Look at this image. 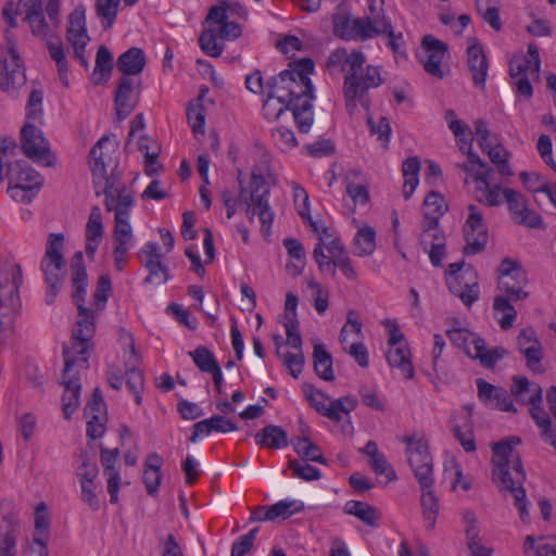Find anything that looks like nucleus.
<instances>
[{
  "mask_svg": "<svg viewBox=\"0 0 556 556\" xmlns=\"http://www.w3.org/2000/svg\"><path fill=\"white\" fill-rule=\"evenodd\" d=\"M366 56L363 52L353 50L349 53L345 49L333 50L328 60L329 70L340 68L344 73L343 94L345 108L353 115L359 104L366 111L370 108L368 90L383 84L381 67L368 64L364 67Z\"/></svg>",
  "mask_w": 556,
  "mask_h": 556,
  "instance_id": "1",
  "label": "nucleus"
},
{
  "mask_svg": "<svg viewBox=\"0 0 556 556\" xmlns=\"http://www.w3.org/2000/svg\"><path fill=\"white\" fill-rule=\"evenodd\" d=\"M240 190L237 202L230 190H223L222 200L227 210V217L230 219L236 214V204L243 206L244 213L250 222L257 216L262 225V231L265 236L270 235V228L274 223L275 213L269 205L270 188L265 177L261 174L252 173L248 187L243 186L239 177Z\"/></svg>",
  "mask_w": 556,
  "mask_h": 556,
  "instance_id": "2",
  "label": "nucleus"
},
{
  "mask_svg": "<svg viewBox=\"0 0 556 556\" xmlns=\"http://www.w3.org/2000/svg\"><path fill=\"white\" fill-rule=\"evenodd\" d=\"M445 211L443 197L435 191H430L424 200V220L419 241L434 267H442L446 255V239L439 226V218Z\"/></svg>",
  "mask_w": 556,
  "mask_h": 556,
  "instance_id": "3",
  "label": "nucleus"
},
{
  "mask_svg": "<svg viewBox=\"0 0 556 556\" xmlns=\"http://www.w3.org/2000/svg\"><path fill=\"white\" fill-rule=\"evenodd\" d=\"M267 93L282 100H294V122L300 132L309 131L314 123L313 101L315 97H305V87L295 81V74L290 70L282 71L266 84Z\"/></svg>",
  "mask_w": 556,
  "mask_h": 556,
  "instance_id": "4",
  "label": "nucleus"
},
{
  "mask_svg": "<svg viewBox=\"0 0 556 556\" xmlns=\"http://www.w3.org/2000/svg\"><path fill=\"white\" fill-rule=\"evenodd\" d=\"M74 257L78 264L73 266L72 298L77 305L78 316L73 329L72 343L74 351L81 353L91 346L90 340L94 334L96 325L92 311L84 306L88 278L86 268L81 265L83 253L80 251L76 252Z\"/></svg>",
  "mask_w": 556,
  "mask_h": 556,
  "instance_id": "5",
  "label": "nucleus"
},
{
  "mask_svg": "<svg viewBox=\"0 0 556 556\" xmlns=\"http://www.w3.org/2000/svg\"><path fill=\"white\" fill-rule=\"evenodd\" d=\"M103 175V165H97L93 170L96 195H104V206L106 211L114 212V219L129 218L136 204L132 189L122 181V174L110 175V178Z\"/></svg>",
  "mask_w": 556,
  "mask_h": 556,
  "instance_id": "6",
  "label": "nucleus"
},
{
  "mask_svg": "<svg viewBox=\"0 0 556 556\" xmlns=\"http://www.w3.org/2000/svg\"><path fill=\"white\" fill-rule=\"evenodd\" d=\"M520 439L513 437L502 440L493 445V480L503 486H522L526 482V472L515 445Z\"/></svg>",
  "mask_w": 556,
  "mask_h": 556,
  "instance_id": "7",
  "label": "nucleus"
},
{
  "mask_svg": "<svg viewBox=\"0 0 556 556\" xmlns=\"http://www.w3.org/2000/svg\"><path fill=\"white\" fill-rule=\"evenodd\" d=\"M88 350L81 353L71 348L64 346V370L62 375V384L64 393L62 395V410L65 419H71L74 412L79 406L81 391L80 370L88 368Z\"/></svg>",
  "mask_w": 556,
  "mask_h": 556,
  "instance_id": "8",
  "label": "nucleus"
},
{
  "mask_svg": "<svg viewBox=\"0 0 556 556\" xmlns=\"http://www.w3.org/2000/svg\"><path fill=\"white\" fill-rule=\"evenodd\" d=\"M63 251L64 236L62 233H50L46 244V252L40 264V269L47 285L46 303L48 305L54 302L65 279L66 269Z\"/></svg>",
  "mask_w": 556,
  "mask_h": 556,
  "instance_id": "9",
  "label": "nucleus"
},
{
  "mask_svg": "<svg viewBox=\"0 0 556 556\" xmlns=\"http://www.w3.org/2000/svg\"><path fill=\"white\" fill-rule=\"evenodd\" d=\"M5 179L9 181L8 194L21 203H30L43 182L41 175L24 160H15L3 167Z\"/></svg>",
  "mask_w": 556,
  "mask_h": 556,
  "instance_id": "10",
  "label": "nucleus"
},
{
  "mask_svg": "<svg viewBox=\"0 0 556 556\" xmlns=\"http://www.w3.org/2000/svg\"><path fill=\"white\" fill-rule=\"evenodd\" d=\"M4 37L7 46H0V89L14 98L17 90L25 85L26 75L9 29L5 30Z\"/></svg>",
  "mask_w": 556,
  "mask_h": 556,
  "instance_id": "11",
  "label": "nucleus"
},
{
  "mask_svg": "<svg viewBox=\"0 0 556 556\" xmlns=\"http://www.w3.org/2000/svg\"><path fill=\"white\" fill-rule=\"evenodd\" d=\"M446 336L455 346L462 349L469 357L479 359L484 367H492L507 354L502 346L488 350L483 339L464 328L448 329Z\"/></svg>",
  "mask_w": 556,
  "mask_h": 556,
  "instance_id": "12",
  "label": "nucleus"
},
{
  "mask_svg": "<svg viewBox=\"0 0 556 556\" xmlns=\"http://www.w3.org/2000/svg\"><path fill=\"white\" fill-rule=\"evenodd\" d=\"M402 441L406 444L408 463L420 486H432L433 462L427 439L414 434L405 435Z\"/></svg>",
  "mask_w": 556,
  "mask_h": 556,
  "instance_id": "13",
  "label": "nucleus"
},
{
  "mask_svg": "<svg viewBox=\"0 0 556 556\" xmlns=\"http://www.w3.org/2000/svg\"><path fill=\"white\" fill-rule=\"evenodd\" d=\"M23 271L18 264H9L0 269V318H9L21 309L20 288Z\"/></svg>",
  "mask_w": 556,
  "mask_h": 556,
  "instance_id": "14",
  "label": "nucleus"
},
{
  "mask_svg": "<svg viewBox=\"0 0 556 556\" xmlns=\"http://www.w3.org/2000/svg\"><path fill=\"white\" fill-rule=\"evenodd\" d=\"M302 391L311 406L334 422L341 421L342 416L349 415L357 405V401L350 396H342L327 404L328 395L312 383H303Z\"/></svg>",
  "mask_w": 556,
  "mask_h": 556,
  "instance_id": "15",
  "label": "nucleus"
},
{
  "mask_svg": "<svg viewBox=\"0 0 556 556\" xmlns=\"http://www.w3.org/2000/svg\"><path fill=\"white\" fill-rule=\"evenodd\" d=\"M498 289L510 300L518 301L528 296L523 289L528 283L527 273L519 262L504 258L498 266Z\"/></svg>",
  "mask_w": 556,
  "mask_h": 556,
  "instance_id": "16",
  "label": "nucleus"
},
{
  "mask_svg": "<svg viewBox=\"0 0 556 556\" xmlns=\"http://www.w3.org/2000/svg\"><path fill=\"white\" fill-rule=\"evenodd\" d=\"M468 211L469 215L464 225V236L466 240L464 252L466 254H478L484 250L488 242V228L482 213L476 205L470 204Z\"/></svg>",
  "mask_w": 556,
  "mask_h": 556,
  "instance_id": "17",
  "label": "nucleus"
},
{
  "mask_svg": "<svg viewBox=\"0 0 556 556\" xmlns=\"http://www.w3.org/2000/svg\"><path fill=\"white\" fill-rule=\"evenodd\" d=\"M517 344L520 353L526 358L527 367L534 374H543L545 371L542 365L543 348L533 328H525L520 330L517 337Z\"/></svg>",
  "mask_w": 556,
  "mask_h": 556,
  "instance_id": "18",
  "label": "nucleus"
},
{
  "mask_svg": "<svg viewBox=\"0 0 556 556\" xmlns=\"http://www.w3.org/2000/svg\"><path fill=\"white\" fill-rule=\"evenodd\" d=\"M116 154V144L112 142L109 136H103L92 147L90 151V168L91 173L97 165H103L104 178H110V175L122 174L118 170V161Z\"/></svg>",
  "mask_w": 556,
  "mask_h": 556,
  "instance_id": "19",
  "label": "nucleus"
},
{
  "mask_svg": "<svg viewBox=\"0 0 556 556\" xmlns=\"http://www.w3.org/2000/svg\"><path fill=\"white\" fill-rule=\"evenodd\" d=\"M446 285L448 290L468 307L479 299L477 273L472 268L463 270L459 276H447Z\"/></svg>",
  "mask_w": 556,
  "mask_h": 556,
  "instance_id": "20",
  "label": "nucleus"
},
{
  "mask_svg": "<svg viewBox=\"0 0 556 556\" xmlns=\"http://www.w3.org/2000/svg\"><path fill=\"white\" fill-rule=\"evenodd\" d=\"M21 147L24 154L34 161H45L49 153V142L42 131L30 122H27L21 130Z\"/></svg>",
  "mask_w": 556,
  "mask_h": 556,
  "instance_id": "21",
  "label": "nucleus"
},
{
  "mask_svg": "<svg viewBox=\"0 0 556 556\" xmlns=\"http://www.w3.org/2000/svg\"><path fill=\"white\" fill-rule=\"evenodd\" d=\"M421 46L425 56L420 61L425 71L433 77L443 78L444 73L441 65L447 52V45L431 35H426Z\"/></svg>",
  "mask_w": 556,
  "mask_h": 556,
  "instance_id": "22",
  "label": "nucleus"
},
{
  "mask_svg": "<svg viewBox=\"0 0 556 556\" xmlns=\"http://www.w3.org/2000/svg\"><path fill=\"white\" fill-rule=\"evenodd\" d=\"M228 18L226 7L213 5L208 10L204 24L217 28L220 40L232 41L241 36L242 28L240 24L230 22Z\"/></svg>",
  "mask_w": 556,
  "mask_h": 556,
  "instance_id": "23",
  "label": "nucleus"
},
{
  "mask_svg": "<svg viewBox=\"0 0 556 556\" xmlns=\"http://www.w3.org/2000/svg\"><path fill=\"white\" fill-rule=\"evenodd\" d=\"M477 389L478 397L484 405L502 412H516L513 400L504 388L478 379Z\"/></svg>",
  "mask_w": 556,
  "mask_h": 556,
  "instance_id": "24",
  "label": "nucleus"
},
{
  "mask_svg": "<svg viewBox=\"0 0 556 556\" xmlns=\"http://www.w3.org/2000/svg\"><path fill=\"white\" fill-rule=\"evenodd\" d=\"M114 102L116 116L119 122L124 121L131 114L137 104V93L135 90V80L132 78L123 76L119 79Z\"/></svg>",
  "mask_w": 556,
  "mask_h": 556,
  "instance_id": "25",
  "label": "nucleus"
},
{
  "mask_svg": "<svg viewBox=\"0 0 556 556\" xmlns=\"http://www.w3.org/2000/svg\"><path fill=\"white\" fill-rule=\"evenodd\" d=\"M361 452L369 457V465L375 471L379 483L388 484L396 480L393 467L386 456L379 452L375 441H368Z\"/></svg>",
  "mask_w": 556,
  "mask_h": 556,
  "instance_id": "26",
  "label": "nucleus"
},
{
  "mask_svg": "<svg viewBox=\"0 0 556 556\" xmlns=\"http://www.w3.org/2000/svg\"><path fill=\"white\" fill-rule=\"evenodd\" d=\"M66 38L73 46L74 51L85 52V48L89 41V36L86 29L84 8L77 7L71 13L66 30Z\"/></svg>",
  "mask_w": 556,
  "mask_h": 556,
  "instance_id": "27",
  "label": "nucleus"
},
{
  "mask_svg": "<svg viewBox=\"0 0 556 556\" xmlns=\"http://www.w3.org/2000/svg\"><path fill=\"white\" fill-rule=\"evenodd\" d=\"M467 63L472 75L476 87L484 88L489 63L482 47L477 39H472V43L467 48Z\"/></svg>",
  "mask_w": 556,
  "mask_h": 556,
  "instance_id": "28",
  "label": "nucleus"
},
{
  "mask_svg": "<svg viewBox=\"0 0 556 556\" xmlns=\"http://www.w3.org/2000/svg\"><path fill=\"white\" fill-rule=\"evenodd\" d=\"M491 176L485 173H477L475 197L478 202L492 207L502 204L503 190L500 185L491 184Z\"/></svg>",
  "mask_w": 556,
  "mask_h": 556,
  "instance_id": "29",
  "label": "nucleus"
},
{
  "mask_svg": "<svg viewBox=\"0 0 556 556\" xmlns=\"http://www.w3.org/2000/svg\"><path fill=\"white\" fill-rule=\"evenodd\" d=\"M102 213L99 206H93L89 214L86 226V254L88 258L93 260L98 247L103 238Z\"/></svg>",
  "mask_w": 556,
  "mask_h": 556,
  "instance_id": "30",
  "label": "nucleus"
},
{
  "mask_svg": "<svg viewBox=\"0 0 556 556\" xmlns=\"http://www.w3.org/2000/svg\"><path fill=\"white\" fill-rule=\"evenodd\" d=\"M129 339V355L125 364L127 377L126 384L129 391L134 394L136 403L140 405L144 380L142 371L136 368L139 363V357L136 353L132 339L130 337Z\"/></svg>",
  "mask_w": 556,
  "mask_h": 556,
  "instance_id": "31",
  "label": "nucleus"
},
{
  "mask_svg": "<svg viewBox=\"0 0 556 556\" xmlns=\"http://www.w3.org/2000/svg\"><path fill=\"white\" fill-rule=\"evenodd\" d=\"M238 427L232 420L223 415H213L193 425V432L189 440L197 442L198 438L208 435L212 432L227 433L236 431Z\"/></svg>",
  "mask_w": 556,
  "mask_h": 556,
  "instance_id": "32",
  "label": "nucleus"
},
{
  "mask_svg": "<svg viewBox=\"0 0 556 556\" xmlns=\"http://www.w3.org/2000/svg\"><path fill=\"white\" fill-rule=\"evenodd\" d=\"M511 394L517 402L522 404H535L542 402V388L536 383H530L526 377H514Z\"/></svg>",
  "mask_w": 556,
  "mask_h": 556,
  "instance_id": "33",
  "label": "nucleus"
},
{
  "mask_svg": "<svg viewBox=\"0 0 556 556\" xmlns=\"http://www.w3.org/2000/svg\"><path fill=\"white\" fill-rule=\"evenodd\" d=\"M144 53L140 48L136 47H132L122 53L116 63L118 71L127 77L140 74L144 68Z\"/></svg>",
  "mask_w": 556,
  "mask_h": 556,
  "instance_id": "34",
  "label": "nucleus"
},
{
  "mask_svg": "<svg viewBox=\"0 0 556 556\" xmlns=\"http://www.w3.org/2000/svg\"><path fill=\"white\" fill-rule=\"evenodd\" d=\"M387 361L391 367L401 370L405 379L414 377V367L410 362V352L407 344L391 345L387 352Z\"/></svg>",
  "mask_w": 556,
  "mask_h": 556,
  "instance_id": "35",
  "label": "nucleus"
},
{
  "mask_svg": "<svg viewBox=\"0 0 556 556\" xmlns=\"http://www.w3.org/2000/svg\"><path fill=\"white\" fill-rule=\"evenodd\" d=\"M256 444L267 448H283L288 446L287 432L279 426L269 425L255 434Z\"/></svg>",
  "mask_w": 556,
  "mask_h": 556,
  "instance_id": "36",
  "label": "nucleus"
},
{
  "mask_svg": "<svg viewBox=\"0 0 556 556\" xmlns=\"http://www.w3.org/2000/svg\"><path fill=\"white\" fill-rule=\"evenodd\" d=\"M114 222L115 227L113 231V254H127L134 245V235L129 218L114 219Z\"/></svg>",
  "mask_w": 556,
  "mask_h": 556,
  "instance_id": "37",
  "label": "nucleus"
},
{
  "mask_svg": "<svg viewBox=\"0 0 556 556\" xmlns=\"http://www.w3.org/2000/svg\"><path fill=\"white\" fill-rule=\"evenodd\" d=\"M344 513L358 518L364 523L376 528L381 513L366 502L349 501L344 505Z\"/></svg>",
  "mask_w": 556,
  "mask_h": 556,
  "instance_id": "38",
  "label": "nucleus"
},
{
  "mask_svg": "<svg viewBox=\"0 0 556 556\" xmlns=\"http://www.w3.org/2000/svg\"><path fill=\"white\" fill-rule=\"evenodd\" d=\"M50 538V518L45 502H40L35 508V527L33 542L36 545H48Z\"/></svg>",
  "mask_w": 556,
  "mask_h": 556,
  "instance_id": "39",
  "label": "nucleus"
},
{
  "mask_svg": "<svg viewBox=\"0 0 556 556\" xmlns=\"http://www.w3.org/2000/svg\"><path fill=\"white\" fill-rule=\"evenodd\" d=\"M313 359L314 370L320 379L325 381L334 380V374L332 369V356L326 350L323 343H317L314 345Z\"/></svg>",
  "mask_w": 556,
  "mask_h": 556,
  "instance_id": "40",
  "label": "nucleus"
},
{
  "mask_svg": "<svg viewBox=\"0 0 556 556\" xmlns=\"http://www.w3.org/2000/svg\"><path fill=\"white\" fill-rule=\"evenodd\" d=\"M24 12L25 21L28 23L31 34L35 37L48 36L50 25L46 21L41 0H38L35 4L24 10Z\"/></svg>",
  "mask_w": 556,
  "mask_h": 556,
  "instance_id": "41",
  "label": "nucleus"
},
{
  "mask_svg": "<svg viewBox=\"0 0 556 556\" xmlns=\"http://www.w3.org/2000/svg\"><path fill=\"white\" fill-rule=\"evenodd\" d=\"M363 324L358 314L350 309L346 314V323L342 327L339 341L342 349H348V344L352 341H359L363 338Z\"/></svg>",
  "mask_w": 556,
  "mask_h": 556,
  "instance_id": "42",
  "label": "nucleus"
},
{
  "mask_svg": "<svg viewBox=\"0 0 556 556\" xmlns=\"http://www.w3.org/2000/svg\"><path fill=\"white\" fill-rule=\"evenodd\" d=\"M361 176L358 170H350L345 176L346 193L355 205H365L369 201L368 188L358 181Z\"/></svg>",
  "mask_w": 556,
  "mask_h": 556,
  "instance_id": "43",
  "label": "nucleus"
},
{
  "mask_svg": "<svg viewBox=\"0 0 556 556\" xmlns=\"http://www.w3.org/2000/svg\"><path fill=\"white\" fill-rule=\"evenodd\" d=\"M420 502L426 530L432 531L435 527L437 516L440 509L439 496L433 489H428L422 492Z\"/></svg>",
  "mask_w": 556,
  "mask_h": 556,
  "instance_id": "44",
  "label": "nucleus"
},
{
  "mask_svg": "<svg viewBox=\"0 0 556 556\" xmlns=\"http://www.w3.org/2000/svg\"><path fill=\"white\" fill-rule=\"evenodd\" d=\"M113 70V55L105 46L98 49L92 80L96 85L106 81Z\"/></svg>",
  "mask_w": 556,
  "mask_h": 556,
  "instance_id": "45",
  "label": "nucleus"
},
{
  "mask_svg": "<svg viewBox=\"0 0 556 556\" xmlns=\"http://www.w3.org/2000/svg\"><path fill=\"white\" fill-rule=\"evenodd\" d=\"M294 100H280L276 96L267 93V98L263 103V114L265 118L276 121L287 111H290L294 117Z\"/></svg>",
  "mask_w": 556,
  "mask_h": 556,
  "instance_id": "46",
  "label": "nucleus"
},
{
  "mask_svg": "<svg viewBox=\"0 0 556 556\" xmlns=\"http://www.w3.org/2000/svg\"><path fill=\"white\" fill-rule=\"evenodd\" d=\"M126 4L131 5L136 3L138 0H124ZM121 0H97L96 3V13L99 18L102 21V26L104 29H110L117 16V11L119 7Z\"/></svg>",
  "mask_w": 556,
  "mask_h": 556,
  "instance_id": "47",
  "label": "nucleus"
},
{
  "mask_svg": "<svg viewBox=\"0 0 556 556\" xmlns=\"http://www.w3.org/2000/svg\"><path fill=\"white\" fill-rule=\"evenodd\" d=\"M420 170V161L417 156L406 159L402 165V172L404 176L403 193L405 199H408L416 187L418 186Z\"/></svg>",
  "mask_w": 556,
  "mask_h": 556,
  "instance_id": "48",
  "label": "nucleus"
},
{
  "mask_svg": "<svg viewBox=\"0 0 556 556\" xmlns=\"http://www.w3.org/2000/svg\"><path fill=\"white\" fill-rule=\"evenodd\" d=\"M510 301L508 296L497 295L493 302V309L496 315H501L498 324L504 330L511 328L517 317V312Z\"/></svg>",
  "mask_w": 556,
  "mask_h": 556,
  "instance_id": "49",
  "label": "nucleus"
},
{
  "mask_svg": "<svg viewBox=\"0 0 556 556\" xmlns=\"http://www.w3.org/2000/svg\"><path fill=\"white\" fill-rule=\"evenodd\" d=\"M199 45L202 51L212 58L219 56L224 50V45L219 39L217 28L214 26H208L201 33Z\"/></svg>",
  "mask_w": 556,
  "mask_h": 556,
  "instance_id": "50",
  "label": "nucleus"
},
{
  "mask_svg": "<svg viewBox=\"0 0 556 556\" xmlns=\"http://www.w3.org/2000/svg\"><path fill=\"white\" fill-rule=\"evenodd\" d=\"M163 458L157 453H150L144 460L143 482L146 486H160Z\"/></svg>",
  "mask_w": 556,
  "mask_h": 556,
  "instance_id": "51",
  "label": "nucleus"
},
{
  "mask_svg": "<svg viewBox=\"0 0 556 556\" xmlns=\"http://www.w3.org/2000/svg\"><path fill=\"white\" fill-rule=\"evenodd\" d=\"M118 456V448L109 450L101 447L100 459L104 468L108 486H119V476L115 469V464Z\"/></svg>",
  "mask_w": 556,
  "mask_h": 556,
  "instance_id": "52",
  "label": "nucleus"
},
{
  "mask_svg": "<svg viewBox=\"0 0 556 556\" xmlns=\"http://www.w3.org/2000/svg\"><path fill=\"white\" fill-rule=\"evenodd\" d=\"M356 255L368 256L376 250V232L374 228L365 226L356 232L354 238Z\"/></svg>",
  "mask_w": 556,
  "mask_h": 556,
  "instance_id": "53",
  "label": "nucleus"
},
{
  "mask_svg": "<svg viewBox=\"0 0 556 556\" xmlns=\"http://www.w3.org/2000/svg\"><path fill=\"white\" fill-rule=\"evenodd\" d=\"M292 444L295 452L301 457L300 460H311L317 463L325 462L320 448L307 437L296 438Z\"/></svg>",
  "mask_w": 556,
  "mask_h": 556,
  "instance_id": "54",
  "label": "nucleus"
},
{
  "mask_svg": "<svg viewBox=\"0 0 556 556\" xmlns=\"http://www.w3.org/2000/svg\"><path fill=\"white\" fill-rule=\"evenodd\" d=\"M187 118L192 131L197 134H204L205 126V109L201 102V98L191 101L187 108Z\"/></svg>",
  "mask_w": 556,
  "mask_h": 556,
  "instance_id": "55",
  "label": "nucleus"
},
{
  "mask_svg": "<svg viewBox=\"0 0 556 556\" xmlns=\"http://www.w3.org/2000/svg\"><path fill=\"white\" fill-rule=\"evenodd\" d=\"M40 38L46 41L49 54L51 59L54 60L56 63L58 72L64 71L67 61L65 58L61 39L56 35H54V31L51 30V27L49 28L48 36Z\"/></svg>",
  "mask_w": 556,
  "mask_h": 556,
  "instance_id": "56",
  "label": "nucleus"
},
{
  "mask_svg": "<svg viewBox=\"0 0 556 556\" xmlns=\"http://www.w3.org/2000/svg\"><path fill=\"white\" fill-rule=\"evenodd\" d=\"M188 354L202 372L208 374L219 366L214 354L204 345L198 346Z\"/></svg>",
  "mask_w": 556,
  "mask_h": 556,
  "instance_id": "57",
  "label": "nucleus"
},
{
  "mask_svg": "<svg viewBox=\"0 0 556 556\" xmlns=\"http://www.w3.org/2000/svg\"><path fill=\"white\" fill-rule=\"evenodd\" d=\"M314 71V62L311 59H302L295 64V68L292 71L295 74V81L301 85L303 84L305 89V97H314V87L309 78V74Z\"/></svg>",
  "mask_w": 556,
  "mask_h": 556,
  "instance_id": "58",
  "label": "nucleus"
},
{
  "mask_svg": "<svg viewBox=\"0 0 556 556\" xmlns=\"http://www.w3.org/2000/svg\"><path fill=\"white\" fill-rule=\"evenodd\" d=\"M138 149L144 154L146 157V172L148 175L155 173L153 165L156 163L160 148L154 140L148 136H141L138 140Z\"/></svg>",
  "mask_w": 556,
  "mask_h": 556,
  "instance_id": "59",
  "label": "nucleus"
},
{
  "mask_svg": "<svg viewBox=\"0 0 556 556\" xmlns=\"http://www.w3.org/2000/svg\"><path fill=\"white\" fill-rule=\"evenodd\" d=\"M268 508L270 514V520H275L278 517L287 519L293 514L303 510L304 504L295 500H283L268 506Z\"/></svg>",
  "mask_w": 556,
  "mask_h": 556,
  "instance_id": "60",
  "label": "nucleus"
},
{
  "mask_svg": "<svg viewBox=\"0 0 556 556\" xmlns=\"http://www.w3.org/2000/svg\"><path fill=\"white\" fill-rule=\"evenodd\" d=\"M367 124L372 136H377V140L383 149L388 148L391 137V125L386 116H381L377 122L368 117Z\"/></svg>",
  "mask_w": 556,
  "mask_h": 556,
  "instance_id": "61",
  "label": "nucleus"
},
{
  "mask_svg": "<svg viewBox=\"0 0 556 556\" xmlns=\"http://www.w3.org/2000/svg\"><path fill=\"white\" fill-rule=\"evenodd\" d=\"M271 138L275 146L282 152L290 151L298 146L294 132L282 126L271 130Z\"/></svg>",
  "mask_w": 556,
  "mask_h": 556,
  "instance_id": "62",
  "label": "nucleus"
},
{
  "mask_svg": "<svg viewBox=\"0 0 556 556\" xmlns=\"http://www.w3.org/2000/svg\"><path fill=\"white\" fill-rule=\"evenodd\" d=\"M485 153L490 161L497 165V169L503 176H511L514 174L508 164V151L502 144H495Z\"/></svg>",
  "mask_w": 556,
  "mask_h": 556,
  "instance_id": "63",
  "label": "nucleus"
},
{
  "mask_svg": "<svg viewBox=\"0 0 556 556\" xmlns=\"http://www.w3.org/2000/svg\"><path fill=\"white\" fill-rule=\"evenodd\" d=\"M18 528L10 525L9 529L0 533V556H16V542Z\"/></svg>",
  "mask_w": 556,
  "mask_h": 556,
  "instance_id": "64",
  "label": "nucleus"
}]
</instances>
